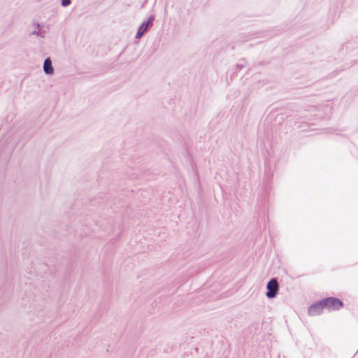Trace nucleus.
<instances>
[{"mask_svg": "<svg viewBox=\"0 0 358 358\" xmlns=\"http://www.w3.org/2000/svg\"><path fill=\"white\" fill-rule=\"evenodd\" d=\"M323 303L324 304L325 308L329 310H336L343 306V303L340 299L334 297L323 299Z\"/></svg>", "mask_w": 358, "mask_h": 358, "instance_id": "f257e3e1", "label": "nucleus"}, {"mask_svg": "<svg viewBox=\"0 0 358 358\" xmlns=\"http://www.w3.org/2000/svg\"><path fill=\"white\" fill-rule=\"evenodd\" d=\"M268 289V292L266 293V296L268 298H273L276 295V293L278 289V284L275 279L271 280L266 286Z\"/></svg>", "mask_w": 358, "mask_h": 358, "instance_id": "f03ea898", "label": "nucleus"}, {"mask_svg": "<svg viewBox=\"0 0 358 358\" xmlns=\"http://www.w3.org/2000/svg\"><path fill=\"white\" fill-rule=\"evenodd\" d=\"M325 308L323 300L311 305L308 308V314L315 316L322 313V310Z\"/></svg>", "mask_w": 358, "mask_h": 358, "instance_id": "7ed1b4c3", "label": "nucleus"}, {"mask_svg": "<svg viewBox=\"0 0 358 358\" xmlns=\"http://www.w3.org/2000/svg\"><path fill=\"white\" fill-rule=\"evenodd\" d=\"M43 69H44V71L47 74H52L53 73L54 69L52 68V62L50 58H47L45 60L44 64H43Z\"/></svg>", "mask_w": 358, "mask_h": 358, "instance_id": "20e7f679", "label": "nucleus"}, {"mask_svg": "<svg viewBox=\"0 0 358 358\" xmlns=\"http://www.w3.org/2000/svg\"><path fill=\"white\" fill-rule=\"evenodd\" d=\"M148 27V23H143L138 28L136 37L137 38H141L143 34L146 31Z\"/></svg>", "mask_w": 358, "mask_h": 358, "instance_id": "39448f33", "label": "nucleus"}, {"mask_svg": "<svg viewBox=\"0 0 358 358\" xmlns=\"http://www.w3.org/2000/svg\"><path fill=\"white\" fill-rule=\"evenodd\" d=\"M71 3V0H62V5L63 6H67Z\"/></svg>", "mask_w": 358, "mask_h": 358, "instance_id": "423d86ee", "label": "nucleus"}]
</instances>
